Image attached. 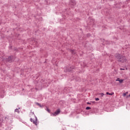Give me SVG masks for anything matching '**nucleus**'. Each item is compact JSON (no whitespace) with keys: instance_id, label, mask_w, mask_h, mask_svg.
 Masks as SVG:
<instances>
[{"instance_id":"1","label":"nucleus","mask_w":130,"mask_h":130,"mask_svg":"<svg viewBox=\"0 0 130 130\" xmlns=\"http://www.w3.org/2000/svg\"><path fill=\"white\" fill-rule=\"evenodd\" d=\"M116 57L118 61L121 62H124L126 61V58L125 56H122L120 54H116Z\"/></svg>"},{"instance_id":"2","label":"nucleus","mask_w":130,"mask_h":130,"mask_svg":"<svg viewBox=\"0 0 130 130\" xmlns=\"http://www.w3.org/2000/svg\"><path fill=\"white\" fill-rule=\"evenodd\" d=\"M60 113V110H57L54 113L52 114V116H56V115H58Z\"/></svg>"},{"instance_id":"3","label":"nucleus","mask_w":130,"mask_h":130,"mask_svg":"<svg viewBox=\"0 0 130 130\" xmlns=\"http://www.w3.org/2000/svg\"><path fill=\"white\" fill-rule=\"evenodd\" d=\"M30 120L31 122H33L34 124H36V125H37V121H34L32 118H30Z\"/></svg>"},{"instance_id":"4","label":"nucleus","mask_w":130,"mask_h":130,"mask_svg":"<svg viewBox=\"0 0 130 130\" xmlns=\"http://www.w3.org/2000/svg\"><path fill=\"white\" fill-rule=\"evenodd\" d=\"M64 72L66 73H67V72H71V69H69V68H68V67H67L66 68V69L64 70Z\"/></svg>"},{"instance_id":"5","label":"nucleus","mask_w":130,"mask_h":130,"mask_svg":"<svg viewBox=\"0 0 130 130\" xmlns=\"http://www.w3.org/2000/svg\"><path fill=\"white\" fill-rule=\"evenodd\" d=\"M106 94H107V95H113V94H114V92H112V93H109V92H106Z\"/></svg>"},{"instance_id":"6","label":"nucleus","mask_w":130,"mask_h":130,"mask_svg":"<svg viewBox=\"0 0 130 130\" xmlns=\"http://www.w3.org/2000/svg\"><path fill=\"white\" fill-rule=\"evenodd\" d=\"M71 5H73V6H75V5H76V2H75L74 1H72Z\"/></svg>"},{"instance_id":"7","label":"nucleus","mask_w":130,"mask_h":130,"mask_svg":"<svg viewBox=\"0 0 130 130\" xmlns=\"http://www.w3.org/2000/svg\"><path fill=\"white\" fill-rule=\"evenodd\" d=\"M46 110L49 112V113H50V110L48 108H46Z\"/></svg>"},{"instance_id":"8","label":"nucleus","mask_w":130,"mask_h":130,"mask_svg":"<svg viewBox=\"0 0 130 130\" xmlns=\"http://www.w3.org/2000/svg\"><path fill=\"white\" fill-rule=\"evenodd\" d=\"M86 110H89L91 109V107H87L86 108Z\"/></svg>"},{"instance_id":"9","label":"nucleus","mask_w":130,"mask_h":130,"mask_svg":"<svg viewBox=\"0 0 130 130\" xmlns=\"http://www.w3.org/2000/svg\"><path fill=\"white\" fill-rule=\"evenodd\" d=\"M119 83H121L123 82V79H120V80L119 81Z\"/></svg>"},{"instance_id":"10","label":"nucleus","mask_w":130,"mask_h":130,"mask_svg":"<svg viewBox=\"0 0 130 130\" xmlns=\"http://www.w3.org/2000/svg\"><path fill=\"white\" fill-rule=\"evenodd\" d=\"M99 95H101V97H103V95H104V93H101L99 94Z\"/></svg>"},{"instance_id":"11","label":"nucleus","mask_w":130,"mask_h":130,"mask_svg":"<svg viewBox=\"0 0 130 130\" xmlns=\"http://www.w3.org/2000/svg\"><path fill=\"white\" fill-rule=\"evenodd\" d=\"M15 112L19 113V109H15Z\"/></svg>"},{"instance_id":"12","label":"nucleus","mask_w":130,"mask_h":130,"mask_svg":"<svg viewBox=\"0 0 130 130\" xmlns=\"http://www.w3.org/2000/svg\"><path fill=\"white\" fill-rule=\"evenodd\" d=\"M8 59H9V62H11V57H9L8 58Z\"/></svg>"},{"instance_id":"13","label":"nucleus","mask_w":130,"mask_h":130,"mask_svg":"<svg viewBox=\"0 0 130 130\" xmlns=\"http://www.w3.org/2000/svg\"><path fill=\"white\" fill-rule=\"evenodd\" d=\"M95 101H99V98H95Z\"/></svg>"},{"instance_id":"14","label":"nucleus","mask_w":130,"mask_h":130,"mask_svg":"<svg viewBox=\"0 0 130 130\" xmlns=\"http://www.w3.org/2000/svg\"><path fill=\"white\" fill-rule=\"evenodd\" d=\"M37 105L40 106V107H41V105H40L39 103H37Z\"/></svg>"},{"instance_id":"15","label":"nucleus","mask_w":130,"mask_h":130,"mask_svg":"<svg viewBox=\"0 0 130 130\" xmlns=\"http://www.w3.org/2000/svg\"><path fill=\"white\" fill-rule=\"evenodd\" d=\"M120 80V79L117 78L116 81L119 82Z\"/></svg>"},{"instance_id":"16","label":"nucleus","mask_w":130,"mask_h":130,"mask_svg":"<svg viewBox=\"0 0 130 130\" xmlns=\"http://www.w3.org/2000/svg\"><path fill=\"white\" fill-rule=\"evenodd\" d=\"M72 53L74 54L75 53V51L74 50H71Z\"/></svg>"},{"instance_id":"17","label":"nucleus","mask_w":130,"mask_h":130,"mask_svg":"<svg viewBox=\"0 0 130 130\" xmlns=\"http://www.w3.org/2000/svg\"><path fill=\"white\" fill-rule=\"evenodd\" d=\"M123 96H126V93H123Z\"/></svg>"},{"instance_id":"18","label":"nucleus","mask_w":130,"mask_h":130,"mask_svg":"<svg viewBox=\"0 0 130 130\" xmlns=\"http://www.w3.org/2000/svg\"><path fill=\"white\" fill-rule=\"evenodd\" d=\"M120 71H124V69L121 68L120 69Z\"/></svg>"},{"instance_id":"19","label":"nucleus","mask_w":130,"mask_h":130,"mask_svg":"<svg viewBox=\"0 0 130 130\" xmlns=\"http://www.w3.org/2000/svg\"><path fill=\"white\" fill-rule=\"evenodd\" d=\"M87 104H91V103H89V102H87Z\"/></svg>"},{"instance_id":"20","label":"nucleus","mask_w":130,"mask_h":130,"mask_svg":"<svg viewBox=\"0 0 130 130\" xmlns=\"http://www.w3.org/2000/svg\"><path fill=\"white\" fill-rule=\"evenodd\" d=\"M127 93H128V92H126V93H125L126 94H127Z\"/></svg>"},{"instance_id":"21","label":"nucleus","mask_w":130,"mask_h":130,"mask_svg":"<svg viewBox=\"0 0 130 130\" xmlns=\"http://www.w3.org/2000/svg\"><path fill=\"white\" fill-rule=\"evenodd\" d=\"M128 97H130V94L128 95Z\"/></svg>"}]
</instances>
